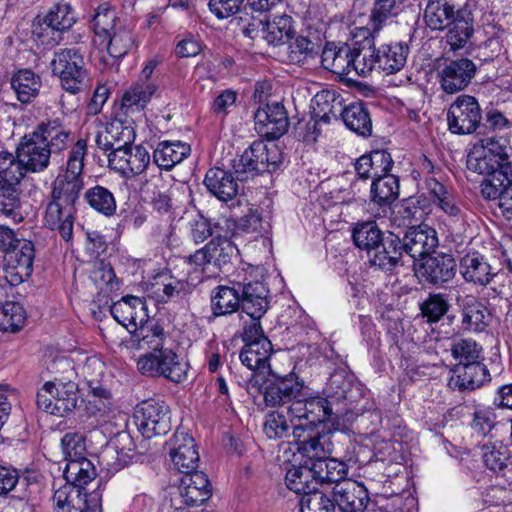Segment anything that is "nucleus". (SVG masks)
<instances>
[{"label": "nucleus", "instance_id": "nucleus-1", "mask_svg": "<svg viewBox=\"0 0 512 512\" xmlns=\"http://www.w3.org/2000/svg\"><path fill=\"white\" fill-rule=\"evenodd\" d=\"M270 374L275 380L265 387L264 402L270 407L287 406L291 422L299 421L294 425L295 437L300 436L303 428L329 419L331 407L328 400L320 396H307L303 381L294 372L283 376L274 372Z\"/></svg>", "mask_w": 512, "mask_h": 512}, {"label": "nucleus", "instance_id": "nucleus-2", "mask_svg": "<svg viewBox=\"0 0 512 512\" xmlns=\"http://www.w3.org/2000/svg\"><path fill=\"white\" fill-rule=\"evenodd\" d=\"M86 153L87 142L79 139L69 151L65 169L54 180L51 200L75 207L84 188L82 174Z\"/></svg>", "mask_w": 512, "mask_h": 512}, {"label": "nucleus", "instance_id": "nucleus-3", "mask_svg": "<svg viewBox=\"0 0 512 512\" xmlns=\"http://www.w3.org/2000/svg\"><path fill=\"white\" fill-rule=\"evenodd\" d=\"M51 68L53 74L59 78L61 87L71 94L80 93L90 86L83 55L75 48L56 52Z\"/></svg>", "mask_w": 512, "mask_h": 512}, {"label": "nucleus", "instance_id": "nucleus-4", "mask_svg": "<svg viewBox=\"0 0 512 512\" xmlns=\"http://www.w3.org/2000/svg\"><path fill=\"white\" fill-rule=\"evenodd\" d=\"M241 316L245 335L255 337L262 332L260 320L269 309V289L262 281L239 282Z\"/></svg>", "mask_w": 512, "mask_h": 512}, {"label": "nucleus", "instance_id": "nucleus-5", "mask_svg": "<svg viewBox=\"0 0 512 512\" xmlns=\"http://www.w3.org/2000/svg\"><path fill=\"white\" fill-rule=\"evenodd\" d=\"M138 371L149 377H164L180 383L187 378L188 364L169 346L155 352H146L137 360Z\"/></svg>", "mask_w": 512, "mask_h": 512}, {"label": "nucleus", "instance_id": "nucleus-6", "mask_svg": "<svg viewBox=\"0 0 512 512\" xmlns=\"http://www.w3.org/2000/svg\"><path fill=\"white\" fill-rule=\"evenodd\" d=\"M78 402V385L75 381L50 380L37 392V406L43 411L65 416L72 412Z\"/></svg>", "mask_w": 512, "mask_h": 512}, {"label": "nucleus", "instance_id": "nucleus-7", "mask_svg": "<svg viewBox=\"0 0 512 512\" xmlns=\"http://www.w3.org/2000/svg\"><path fill=\"white\" fill-rule=\"evenodd\" d=\"M150 162L148 150L141 145H131L130 142L128 144L124 142L117 146L114 152L108 154L110 169L127 179L143 174Z\"/></svg>", "mask_w": 512, "mask_h": 512}, {"label": "nucleus", "instance_id": "nucleus-8", "mask_svg": "<svg viewBox=\"0 0 512 512\" xmlns=\"http://www.w3.org/2000/svg\"><path fill=\"white\" fill-rule=\"evenodd\" d=\"M482 119L477 99L470 95H460L450 105L447 112L449 130L454 134H471L476 131Z\"/></svg>", "mask_w": 512, "mask_h": 512}, {"label": "nucleus", "instance_id": "nucleus-9", "mask_svg": "<svg viewBox=\"0 0 512 512\" xmlns=\"http://www.w3.org/2000/svg\"><path fill=\"white\" fill-rule=\"evenodd\" d=\"M134 423L147 439L164 435L170 430L169 408L163 402H142L134 413Z\"/></svg>", "mask_w": 512, "mask_h": 512}, {"label": "nucleus", "instance_id": "nucleus-10", "mask_svg": "<svg viewBox=\"0 0 512 512\" xmlns=\"http://www.w3.org/2000/svg\"><path fill=\"white\" fill-rule=\"evenodd\" d=\"M56 512H99L101 498L97 492L87 494L72 484L58 487L52 497Z\"/></svg>", "mask_w": 512, "mask_h": 512}, {"label": "nucleus", "instance_id": "nucleus-11", "mask_svg": "<svg viewBox=\"0 0 512 512\" xmlns=\"http://www.w3.org/2000/svg\"><path fill=\"white\" fill-rule=\"evenodd\" d=\"M34 246L30 241L22 240L5 254L4 278L16 286L28 279L33 271Z\"/></svg>", "mask_w": 512, "mask_h": 512}, {"label": "nucleus", "instance_id": "nucleus-12", "mask_svg": "<svg viewBox=\"0 0 512 512\" xmlns=\"http://www.w3.org/2000/svg\"><path fill=\"white\" fill-rule=\"evenodd\" d=\"M211 496V487L209 480L203 472L195 471L184 474L180 480L171 503L175 509H182L185 506H196L204 503Z\"/></svg>", "mask_w": 512, "mask_h": 512}, {"label": "nucleus", "instance_id": "nucleus-13", "mask_svg": "<svg viewBox=\"0 0 512 512\" xmlns=\"http://www.w3.org/2000/svg\"><path fill=\"white\" fill-rule=\"evenodd\" d=\"M243 340L246 342L241 350L240 360L249 370L258 373H272L269 365V359L272 353V344L270 340L263 335V331L255 336L245 335V326H243Z\"/></svg>", "mask_w": 512, "mask_h": 512}, {"label": "nucleus", "instance_id": "nucleus-14", "mask_svg": "<svg viewBox=\"0 0 512 512\" xmlns=\"http://www.w3.org/2000/svg\"><path fill=\"white\" fill-rule=\"evenodd\" d=\"M75 23V14L69 4L63 3L54 6L47 15L33 26V35L43 44L55 43L50 34L68 30Z\"/></svg>", "mask_w": 512, "mask_h": 512}, {"label": "nucleus", "instance_id": "nucleus-15", "mask_svg": "<svg viewBox=\"0 0 512 512\" xmlns=\"http://www.w3.org/2000/svg\"><path fill=\"white\" fill-rule=\"evenodd\" d=\"M332 498L340 512H362L369 503V494L364 484L347 479L333 486Z\"/></svg>", "mask_w": 512, "mask_h": 512}, {"label": "nucleus", "instance_id": "nucleus-16", "mask_svg": "<svg viewBox=\"0 0 512 512\" xmlns=\"http://www.w3.org/2000/svg\"><path fill=\"white\" fill-rule=\"evenodd\" d=\"M476 73V65L468 58L445 62L439 71L441 88L448 94L464 90Z\"/></svg>", "mask_w": 512, "mask_h": 512}, {"label": "nucleus", "instance_id": "nucleus-17", "mask_svg": "<svg viewBox=\"0 0 512 512\" xmlns=\"http://www.w3.org/2000/svg\"><path fill=\"white\" fill-rule=\"evenodd\" d=\"M110 311L113 318L130 333L149 320L146 301L132 295L122 297L114 302Z\"/></svg>", "mask_w": 512, "mask_h": 512}, {"label": "nucleus", "instance_id": "nucleus-18", "mask_svg": "<svg viewBox=\"0 0 512 512\" xmlns=\"http://www.w3.org/2000/svg\"><path fill=\"white\" fill-rule=\"evenodd\" d=\"M170 458L180 472L187 474L196 471L199 453L194 438L185 431H176L170 440Z\"/></svg>", "mask_w": 512, "mask_h": 512}, {"label": "nucleus", "instance_id": "nucleus-19", "mask_svg": "<svg viewBox=\"0 0 512 512\" xmlns=\"http://www.w3.org/2000/svg\"><path fill=\"white\" fill-rule=\"evenodd\" d=\"M17 153L26 171L38 172L48 166L51 150L45 139L34 131L23 138Z\"/></svg>", "mask_w": 512, "mask_h": 512}, {"label": "nucleus", "instance_id": "nucleus-20", "mask_svg": "<svg viewBox=\"0 0 512 512\" xmlns=\"http://www.w3.org/2000/svg\"><path fill=\"white\" fill-rule=\"evenodd\" d=\"M401 242L406 254L414 260L421 259L438 246L437 232L427 225L411 226Z\"/></svg>", "mask_w": 512, "mask_h": 512}, {"label": "nucleus", "instance_id": "nucleus-21", "mask_svg": "<svg viewBox=\"0 0 512 512\" xmlns=\"http://www.w3.org/2000/svg\"><path fill=\"white\" fill-rule=\"evenodd\" d=\"M255 124L260 133L270 139L282 136L288 129V116L279 102L266 104L255 113Z\"/></svg>", "mask_w": 512, "mask_h": 512}, {"label": "nucleus", "instance_id": "nucleus-22", "mask_svg": "<svg viewBox=\"0 0 512 512\" xmlns=\"http://www.w3.org/2000/svg\"><path fill=\"white\" fill-rule=\"evenodd\" d=\"M462 328L467 332H483L490 325L492 316L487 307L473 295L458 296Z\"/></svg>", "mask_w": 512, "mask_h": 512}, {"label": "nucleus", "instance_id": "nucleus-23", "mask_svg": "<svg viewBox=\"0 0 512 512\" xmlns=\"http://www.w3.org/2000/svg\"><path fill=\"white\" fill-rule=\"evenodd\" d=\"M352 48V71L365 77L373 69L378 68V50L375 49L374 36L363 34L357 30Z\"/></svg>", "mask_w": 512, "mask_h": 512}, {"label": "nucleus", "instance_id": "nucleus-24", "mask_svg": "<svg viewBox=\"0 0 512 512\" xmlns=\"http://www.w3.org/2000/svg\"><path fill=\"white\" fill-rule=\"evenodd\" d=\"M75 207L51 200L46 207L43 222L45 227L57 232L65 241L73 236Z\"/></svg>", "mask_w": 512, "mask_h": 512}, {"label": "nucleus", "instance_id": "nucleus-25", "mask_svg": "<svg viewBox=\"0 0 512 512\" xmlns=\"http://www.w3.org/2000/svg\"><path fill=\"white\" fill-rule=\"evenodd\" d=\"M502 175L494 178H485L481 183V193L485 199H498L502 215L507 220H512V183Z\"/></svg>", "mask_w": 512, "mask_h": 512}, {"label": "nucleus", "instance_id": "nucleus-26", "mask_svg": "<svg viewBox=\"0 0 512 512\" xmlns=\"http://www.w3.org/2000/svg\"><path fill=\"white\" fill-rule=\"evenodd\" d=\"M461 16V11L456 9L452 0H428L424 11L426 25L439 31L451 26Z\"/></svg>", "mask_w": 512, "mask_h": 512}, {"label": "nucleus", "instance_id": "nucleus-27", "mask_svg": "<svg viewBox=\"0 0 512 512\" xmlns=\"http://www.w3.org/2000/svg\"><path fill=\"white\" fill-rule=\"evenodd\" d=\"M316 425L317 424H313L300 430L299 437H295L294 432H292L294 439L297 441V450L303 463L308 462L309 465H311L312 462L324 459L332 452V443L328 435L318 434L313 437L309 436L308 439L301 440L303 432L311 430Z\"/></svg>", "mask_w": 512, "mask_h": 512}, {"label": "nucleus", "instance_id": "nucleus-28", "mask_svg": "<svg viewBox=\"0 0 512 512\" xmlns=\"http://www.w3.org/2000/svg\"><path fill=\"white\" fill-rule=\"evenodd\" d=\"M204 184L211 194L223 202L233 199L239 191V184L233 173L218 167L207 171Z\"/></svg>", "mask_w": 512, "mask_h": 512}, {"label": "nucleus", "instance_id": "nucleus-29", "mask_svg": "<svg viewBox=\"0 0 512 512\" xmlns=\"http://www.w3.org/2000/svg\"><path fill=\"white\" fill-rule=\"evenodd\" d=\"M419 273L427 282L440 285L450 281L455 276L456 262L448 254L429 257L421 265Z\"/></svg>", "mask_w": 512, "mask_h": 512}, {"label": "nucleus", "instance_id": "nucleus-30", "mask_svg": "<svg viewBox=\"0 0 512 512\" xmlns=\"http://www.w3.org/2000/svg\"><path fill=\"white\" fill-rule=\"evenodd\" d=\"M399 12L400 6L396 0H375L367 25L356 28V30L376 37L385 26L393 22Z\"/></svg>", "mask_w": 512, "mask_h": 512}, {"label": "nucleus", "instance_id": "nucleus-31", "mask_svg": "<svg viewBox=\"0 0 512 512\" xmlns=\"http://www.w3.org/2000/svg\"><path fill=\"white\" fill-rule=\"evenodd\" d=\"M131 334L133 341L137 342L138 349L147 350V352L158 351L168 346L171 341L169 333L165 332L161 325L150 321V319Z\"/></svg>", "mask_w": 512, "mask_h": 512}, {"label": "nucleus", "instance_id": "nucleus-32", "mask_svg": "<svg viewBox=\"0 0 512 512\" xmlns=\"http://www.w3.org/2000/svg\"><path fill=\"white\" fill-rule=\"evenodd\" d=\"M451 384L461 390H475L490 381V373L483 360L457 366Z\"/></svg>", "mask_w": 512, "mask_h": 512}, {"label": "nucleus", "instance_id": "nucleus-33", "mask_svg": "<svg viewBox=\"0 0 512 512\" xmlns=\"http://www.w3.org/2000/svg\"><path fill=\"white\" fill-rule=\"evenodd\" d=\"M352 48L347 44L327 43L321 54L322 66L334 74L345 76L352 72Z\"/></svg>", "mask_w": 512, "mask_h": 512}, {"label": "nucleus", "instance_id": "nucleus-34", "mask_svg": "<svg viewBox=\"0 0 512 512\" xmlns=\"http://www.w3.org/2000/svg\"><path fill=\"white\" fill-rule=\"evenodd\" d=\"M460 273L465 281L480 286L489 284L494 276L490 264L479 253H469L461 259Z\"/></svg>", "mask_w": 512, "mask_h": 512}, {"label": "nucleus", "instance_id": "nucleus-35", "mask_svg": "<svg viewBox=\"0 0 512 512\" xmlns=\"http://www.w3.org/2000/svg\"><path fill=\"white\" fill-rule=\"evenodd\" d=\"M432 203L439 207L453 222L463 219V212L453 193L434 178L426 180Z\"/></svg>", "mask_w": 512, "mask_h": 512}, {"label": "nucleus", "instance_id": "nucleus-36", "mask_svg": "<svg viewBox=\"0 0 512 512\" xmlns=\"http://www.w3.org/2000/svg\"><path fill=\"white\" fill-rule=\"evenodd\" d=\"M269 164L267 146L262 141H255L243 152L235 168L239 174L254 176L268 169Z\"/></svg>", "mask_w": 512, "mask_h": 512}, {"label": "nucleus", "instance_id": "nucleus-37", "mask_svg": "<svg viewBox=\"0 0 512 512\" xmlns=\"http://www.w3.org/2000/svg\"><path fill=\"white\" fill-rule=\"evenodd\" d=\"M191 153L190 145L181 141H162L153 152L154 163L161 169L171 170Z\"/></svg>", "mask_w": 512, "mask_h": 512}, {"label": "nucleus", "instance_id": "nucleus-38", "mask_svg": "<svg viewBox=\"0 0 512 512\" xmlns=\"http://www.w3.org/2000/svg\"><path fill=\"white\" fill-rule=\"evenodd\" d=\"M132 130L123 126L121 122H112L107 125L99 124L95 135V143L103 151L114 152L117 146L128 144L131 141Z\"/></svg>", "mask_w": 512, "mask_h": 512}, {"label": "nucleus", "instance_id": "nucleus-39", "mask_svg": "<svg viewBox=\"0 0 512 512\" xmlns=\"http://www.w3.org/2000/svg\"><path fill=\"white\" fill-rule=\"evenodd\" d=\"M403 252L401 239L390 233L381 240L379 248L371 253L370 262L381 269L390 270L399 262Z\"/></svg>", "mask_w": 512, "mask_h": 512}, {"label": "nucleus", "instance_id": "nucleus-40", "mask_svg": "<svg viewBox=\"0 0 512 512\" xmlns=\"http://www.w3.org/2000/svg\"><path fill=\"white\" fill-rule=\"evenodd\" d=\"M241 308L239 282L233 287L218 286L211 298V309L215 316L232 314Z\"/></svg>", "mask_w": 512, "mask_h": 512}, {"label": "nucleus", "instance_id": "nucleus-41", "mask_svg": "<svg viewBox=\"0 0 512 512\" xmlns=\"http://www.w3.org/2000/svg\"><path fill=\"white\" fill-rule=\"evenodd\" d=\"M285 482L289 490L302 496L316 489L318 482L313 471V463L309 465L308 462H304L299 466L293 465L286 472Z\"/></svg>", "mask_w": 512, "mask_h": 512}, {"label": "nucleus", "instance_id": "nucleus-42", "mask_svg": "<svg viewBox=\"0 0 512 512\" xmlns=\"http://www.w3.org/2000/svg\"><path fill=\"white\" fill-rule=\"evenodd\" d=\"M35 132L45 139L51 153L64 150L71 141V131L63 125L59 118L41 123Z\"/></svg>", "mask_w": 512, "mask_h": 512}, {"label": "nucleus", "instance_id": "nucleus-43", "mask_svg": "<svg viewBox=\"0 0 512 512\" xmlns=\"http://www.w3.org/2000/svg\"><path fill=\"white\" fill-rule=\"evenodd\" d=\"M116 11L107 5L98 7L91 20V27L94 32V44L107 43L109 35L120 26Z\"/></svg>", "mask_w": 512, "mask_h": 512}, {"label": "nucleus", "instance_id": "nucleus-44", "mask_svg": "<svg viewBox=\"0 0 512 512\" xmlns=\"http://www.w3.org/2000/svg\"><path fill=\"white\" fill-rule=\"evenodd\" d=\"M409 47L403 43L383 45L378 49V69L393 74L406 63Z\"/></svg>", "mask_w": 512, "mask_h": 512}, {"label": "nucleus", "instance_id": "nucleus-45", "mask_svg": "<svg viewBox=\"0 0 512 512\" xmlns=\"http://www.w3.org/2000/svg\"><path fill=\"white\" fill-rule=\"evenodd\" d=\"M11 87L20 102L29 103L38 95L41 80L33 71L23 69L13 75Z\"/></svg>", "mask_w": 512, "mask_h": 512}, {"label": "nucleus", "instance_id": "nucleus-46", "mask_svg": "<svg viewBox=\"0 0 512 512\" xmlns=\"http://www.w3.org/2000/svg\"><path fill=\"white\" fill-rule=\"evenodd\" d=\"M158 87L153 81H137L123 94L121 105L123 108L140 110L146 107Z\"/></svg>", "mask_w": 512, "mask_h": 512}, {"label": "nucleus", "instance_id": "nucleus-47", "mask_svg": "<svg viewBox=\"0 0 512 512\" xmlns=\"http://www.w3.org/2000/svg\"><path fill=\"white\" fill-rule=\"evenodd\" d=\"M342 118L346 127L356 134L363 137L371 135L372 121L362 102L348 105L342 112Z\"/></svg>", "mask_w": 512, "mask_h": 512}, {"label": "nucleus", "instance_id": "nucleus-48", "mask_svg": "<svg viewBox=\"0 0 512 512\" xmlns=\"http://www.w3.org/2000/svg\"><path fill=\"white\" fill-rule=\"evenodd\" d=\"M63 475L65 484H72L84 491V486L94 480L97 473L94 464L86 457L66 463Z\"/></svg>", "mask_w": 512, "mask_h": 512}, {"label": "nucleus", "instance_id": "nucleus-49", "mask_svg": "<svg viewBox=\"0 0 512 512\" xmlns=\"http://www.w3.org/2000/svg\"><path fill=\"white\" fill-rule=\"evenodd\" d=\"M352 238L355 245L359 249L365 250L370 258L371 253L379 248L384 237L374 221H366L355 225Z\"/></svg>", "mask_w": 512, "mask_h": 512}, {"label": "nucleus", "instance_id": "nucleus-50", "mask_svg": "<svg viewBox=\"0 0 512 512\" xmlns=\"http://www.w3.org/2000/svg\"><path fill=\"white\" fill-rule=\"evenodd\" d=\"M263 37L269 44L278 45L293 35L292 18L285 14H275L266 20Z\"/></svg>", "mask_w": 512, "mask_h": 512}, {"label": "nucleus", "instance_id": "nucleus-51", "mask_svg": "<svg viewBox=\"0 0 512 512\" xmlns=\"http://www.w3.org/2000/svg\"><path fill=\"white\" fill-rule=\"evenodd\" d=\"M507 163L498 162L492 155L476 146H473L467 155V168L480 175H485L487 178H494Z\"/></svg>", "mask_w": 512, "mask_h": 512}, {"label": "nucleus", "instance_id": "nucleus-52", "mask_svg": "<svg viewBox=\"0 0 512 512\" xmlns=\"http://www.w3.org/2000/svg\"><path fill=\"white\" fill-rule=\"evenodd\" d=\"M371 201L382 206L389 205L399 195V180L393 174H385L373 179L371 184Z\"/></svg>", "mask_w": 512, "mask_h": 512}, {"label": "nucleus", "instance_id": "nucleus-53", "mask_svg": "<svg viewBox=\"0 0 512 512\" xmlns=\"http://www.w3.org/2000/svg\"><path fill=\"white\" fill-rule=\"evenodd\" d=\"M313 463V471L318 483H334L347 480V466L344 462L334 458H328Z\"/></svg>", "mask_w": 512, "mask_h": 512}, {"label": "nucleus", "instance_id": "nucleus-54", "mask_svg": "<svg viewBox=\"0 0 512 512\" xmlns=\"http://www.w3.org/2000/svg\"><path fill=\"white\" fill-rule=\"evenodd\" d=\"M98 46L106 48L111 57L122 58L135 46V37L131 30L120 25L109 35L107 43Z\"/></svg>", "mask_w": 512, "mask_h": 512}, {"label": "nucleus", "instance_id": "nucleus-55", "mask_svg": "<svg viewBox=\"0 0 512 512\" xmlns=\"http://www.w3.org/2000/svg\"><path fill=\"white\" fill-rule=\"evenodd\" d=\"M450 351L458 366L484 360L482 346L471 338L454 339Z\"/></svg>", "mask_w": 512, "mask_h": 512}, {"label": "nucleus", "instance_id": "nucleus-56", "mask_svg": "<svg viewBox=\"0 0 512 512\" xmlns=\"http://www.w3.org/2000/svg\"><path fill=\"white\" fill-rule=\"evenodd\" d=\"M26 322V312L17 302L7 301L0 304V331L15 333L21 330Z\"/></svg>", "mask_w": 512, "mask_h": 512}, {"label": "nucleus", "instance_id": "nucleus-57", "mask_svg": "<svg viewBox=\"0 0 512 512\" xmlns=\"http://www.w3.org/2000/svg\"><path fill=\"white\" fill-rule=\"evenodd\" d=\"M295 424H299V421L291 422V419L288 421L282 412L273 411L266 415L263 432L268 439H283L290 436Z\"/></svg>", "mask_w": 512, "mask_h": 512}, {"label": "nucleus", "instance_id": "nucleus-58", "mask_svg": "<svg viewBox=\"0 0 512 512\" xmlns=\"http://www.w3.org/2000/svg\"><path fill=\"white\" fill-rule=\"evenodd\" d=\"M484 465L494 472L502 471L507 466L509 450L501 441L487 442L481 447Z\"/></svg>", "mask_w": 512, "mask_h": 512}, {"label": "nucleus", "instance_id": "nucleus-59", "mask_svg": "<svg viewBox=\"0 0 512 512\" xmlns=\"http://www.w3.org/2000/svg\"><path fill=\"white\" fill-rule=\"evenodd\" d=\"M84 198L91 208L105 216L113 215L116 210L114 195L103 186L96 185L88 189Z\"/></svg>", "mask_w": 512, "mask_h": 512}, {"label": "nucleus", "instance_id": "nucleus-60", "mask_svg": "<svg viewBox=\"0 0 512 512\" xmlns=\"http://www.w3.org/2000/svg\"><path fill=\"white\" fill-rule=\"evenodd\" d=\"M18 183H5L0 181V213L14 220H20V197L17 189Z\"/></svg>", "mask_w": 512, "mask_h": 512}, {"label": "nucleus", "instance_id": "nucleus-61", "mask_svg": "<svg viewBox=\"0 0 512 512\" xmlns=\"http://www.w3.org/2000/svg\"><path fill=\"white\" fill-rule=\"evenodd\" d=\"M205 246L211 265L217 268L229 263L235 250L232 242L226 237L213 238Z\"/></svg>", "mask_w": 512, "mask_h": 512}, {"label": "nucleus", "instance_id": "nucleus-62", "mask_svg": "<svg viewBox=\"0 0 512 512\" xmlns=\"http://www.w3.org/2000/svg\"><path fill=\"white\" fill-rule=\"evenodd\" d=\"M26 170L18 154L14 156L7 151L0 152V181L5 183H19Z\"/></svg>", "mask_w": 512, "mask_h": 512}, {"label": "nucleus", "instance_id": "nucleus-63", "mask_svg": "<svg viewBox=\"0 0 512 512\" xmlns=\"http://www.w3.org/2000/svg\"><path fill=\"white\" fill-rule=\"evenodd\" d=\"M61 451L66 463L86 458V439L80 432H68L61 439Z\"/></svg>", "mask_w": 512, "mask_h": 512}, {"label": "nucleus", "instance_id": "nucleus-64", "mask_svg": "<svg viewBox=\"0 0 512 512\" xmlns=\"http://www.w3.org/2000/svg\"><path fill=\"white\" fill-rule=\"evenodd\" d=\"M300 506L301 512H335L333 498H328L317 487L302 496Z\"/></svg>", "mask_w": 512, "mask_h": 512}]
</instances>
